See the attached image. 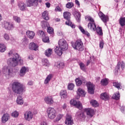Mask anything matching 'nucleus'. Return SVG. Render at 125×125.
Segmentation results:
<instances>
[{
	"label": "nucleus",
	"mask_w": 125,
	"mask_h": 125,
	"mask_svg": "<svg viewBox=\"0 0 125 125\" xmlns=\"http://www.w3.org/2000/svg\"><path fill=\"white\" fill-rule=\"evenodd\" d=\"M58 44L59 47L63 49L64 50H67L68 49V43L65 39H62L59 41Z\"/></svg>",
	"instance_id": "nucleus-8"
},
{
	"label": "nucleus",
	"mask_w": 125,
	"mask_h": 125,
	"mask_svg": "<svg viewBox=\"0 0 125 125\" xmlns=\"http://www.w3.org/2000/svg\"><path fill=\"white\" fill-rule=\"evenodd\" d=\"M17 104L19 105H22L24 103V102L23 101V99H22L21 96H19L17 98V101H16Z\"/></svg>",
	"instance_id": "nucleus-35"
},
{
	"label": "nucleus",
	"mask_w": 125,
	"mask_h": 125,
	"mask_svg": "<svg viewBox=\"0 0 125 125\" xmlns=\"http://www.w3.org/2000/svg\"><path fill=\"white\" fill-rule=\"evenodd\" d=\"M75 82L77 86H81L83 83H85V79L84 78H77L75 79Z\"/></svg>",
	"instance_id": "nucleus-15"
},
{
	"label": "nucleus",
	"mask_w": 125,
	"mask_h": 125,
	"mask_svg": "<svg viewBox=\"0 0 125 125\" xmlns=\"http://www.w3.org/2000/svg\"><path fill=\"white\" fill-rule=\"evenodd\" d=\"M38 33L40 37H42V38H43V37H45V33H44V32H43L42 30H39L38 31Z\"/></svg>",
	"instance_id": "nucleus-50"
},
{
	"label": "nucleus",
	"mask_w": 125,
	"mask_h": 125,
	"mask_svg": "<svg viewBox=\"0 0 125 125\" xmlns=\"http://www.w3.org/2000/svg\"><path fill=\"white\" fill-rule=\"evenodd\" d=\"M12 117H14V118H17V117H18V116H19V113L15 111L12 113Z\"/></svg>",
	"instance_id": "nucleus-51"
},
{
	"label": "nucleus",
	"mask_w": 125,
	"mask_h": 125,
	"mask_svg": "<svg viewBox=\"0 0 125 125\" xmlns=\"http://www.w3.org/2000/svg\"><path fill=\"white\" fill-rule=\"evenodd\" d=\"M42 41L43 42H49V37L45 36L42 37Z\"/></svg>",
	"instance_id": "nucleus-47"
},
{
	"label": "nucleus",
	"mask_w": 125,
	"mask_h": 125,
	"mask_svg": "<svg viewBox=\"0 0 125 125\" xmlns=\"http://www.w3.org/2000/svg\"><path fill=\"white\" fill-rule=\"evenodd\" d=\"M45 5L46 6V7H48L49 8V7H50V4L49 3V2H46L45 3Z\"/></svg>",
	"instance_id": "nucleus-60"
},
{
	"label": "nucleus",
	"mask_w": 125,
	"mask_h": 125,
	"mask_svg": "<svg viewBox=\"0 0 125 125\" xmlns=\"http://www.w3.org/2000/svg\"><path fill=\"white\" fill-rule=\"evenodd\" d=\"M52 78H53V76L52 75V74L48 75L45 79L44 83L45 84H47V83H48L49 82H50V80H51V79H52Z\"/></svg>",
	"instance_id": "nucleus-28"
},
{
	"label": "nucleus",
	"mask_w": 125,
	"mask_h": 125,
	"mask_svg": "<svg viewBox=\"0 0 125 125\" xmlns=\"http://www.w3.org/2000/svg\"><path fill=\"white\" fill-rule=\"evenodd\" d=\"M75 107L76 108H77V109H79V110H83V104L79 101H77V103L76 104V105H75Z\"/></svg>",
	"instance_id": "nucleus-36"
},
{
	"label": "nucleus",
	"mask_w": 125,
	"mask_h": 125,
	"mask_svg": "<svg viewBox=\"0 0 125 125\" xmlns=\"http://www.w3.org/2000/svg\"><path fill=\"white\" fill-rule=\"evenodd\" d=\"M62 50H65L61 48L60 47H56V48L55 49V53L59 55V56H61L62 54H63V52H62Z\"/></svg>",
	"instance_id": "nucleus-24"
},
{
	"label": "nucleus",
	"mask_w": 125,
	"mask_h": 125,
	"mask_svg": "<svg viewBox=\"0 0 125 125\" xmlns=\"http://www.w3.org/2000/svg\"><path fill=\"white\" fill-rule=\"evenodd\" d=\"M88 91L90 94H94V85L91 82L87 83Z\"/></svg>",
	"instance_id": "nucleus-11"
},
{
	"label": "nucleus",
	"mask_w": 125,
	"mask_h": 125,
	"mask_svg": "<svg viewBox=\"0 0 125 125\" xmlns=\"http://www.w3.org/2000/svg\"><path fill=\"white\" fill-rule=\"evenodd\" d=\"M28 58L30 60H33V59H34V58L33 57L32 55L29 56Z\"/></svg>",
	"instance_id": "nucleus-62"
},
{
	"label": "nucleus",
	"mask_w": 125,
	"mask_h": 125,
	"mask_svg": "<svg viewBox=\"0 0 125 125\" xmlns=\"http://www.w3.org/2000/svg\"><path fill=\"white\" fill-rule=\"evenodd\" d=\"M62 108H63V109H66V108H67V105L66 104H63V105L62 106Z\"/></svg>",
	"instance_id": "nucleus-63"
},
{
	"label": "nucleus",
	"mask_w": 125,
	"mask_h": 125,
	"mask_svg": "<svg viewBox=\"0 0 125 125\" xmlns=\"http://www.w3.org/2000/svg\"><path fill=\"white\" fill-rule=\"evenodd\" d=\"M70 103L71 105H73V106H76V105L77 104V103H78V101H77L75 99H72L70 100Z\"/></svg>",
	"instance_id": "nucleus-49"
},
{
	"label": "nucleus",
	"mask_w": 125,
	"mask_h": 125,
	"mask_svg": "<svg viewBox=\"0 0 125 125\" xmlns=\"http://www.w3.org/2000/svg\"><path fill=\"white\" fill-rule=\"evenodd\" d=\"M12 89L14 93L21 94V93L26 91V87L23 84H21V83L16 82H14L12 84Z\"/></svg>",
	"instance_id": "nucleus-2"
},
{
	"label": "nucleus",
	"mask_w": 125,
	"mask_h": 125,
	"mask_svg": "<svg viewBox=\"0 0 125 125\" xmlns=\"http://www.w3.org/2000/svg\"><path fill=\"white\" fill-rule=\"evenodd\" d=\"M91 105H92L93 107H98V103L97 101L95 100H92L90 102Z\"/></svg>",
	"instance_id": "nucleus-40"
},
{
	"label": "nucleus",
	"mask_w": 125,
	"mask_h": 125,
	"mask_svg": "<svg viewBox=\"0 0 125 125\" xmlns=\"http://www.w3.org/2000/svg\"><path fill=\"white\" fill-rule=\"evenodd\" d=\"M9 119H10L9 114L5 113L1 117V122L3 124H5Z\"/></svg>",
	"instance_id": "nucleus-21"
},
{
	"label": "nucleus",
	"mask_w": 125,
	"mask_h": 125,
	"mask_svg": "<svg viewBox=\"0 0 125 125\" xmlns=\"http://www.w3.org/2000/svg\"><path fill=\"white\" fill-rule=\"evenodd\" d=\"M6 50V47L4 44L0 43V52H4Z\"/></svg>",
	"instance_id": "nucleus-38"
},
{
	"label": "nucleus",
	"mask_w": 125,
	"mask_h": 125,
	"mask_svg": "<svg viewBox=\"0 0 125 125\" xmlns=\"http://www.w3.org/2000/svg\"><path fill=\"white\" fill-rule=\"evenodd\" d=\"M44 101L45 103L48 105H52L54 104V100L53 99V97L51 96L45 97L44 99Z\"/></svg>",
	"instance_id": "nucleus-10"
},
{
	"label": "nucleus",
	"mask_w": 125,
	"mask_h": 125,
	"mask_svg": "<svg viewBox=\"0 0 125 125\" xmlns=\"http://www.w3.org/2000/svg\"><path fill=\"white\" fill-rule=\"evenodd\" d=\"M44 54L47 57H50V56H51V54H52V49L49 48L48 49H47L45 51Z\"/></svg>",
	"instance_id": "nucleus-33"
},
{
	"label": "nucleus",
	"mask_w": 125,
	"mask_h": 125,
	"mask_svg": "<svg viewBox=\"0 0 125 125\" xmlns=\"http://www.w3.org/2000/svg\"><path fill=\"white\" fill-rule=\"evenodd\" d=\"M8 55L10 57L13 55V58H10L7 61L8 65H12L13 67H16L18 65V61H21V57L17 53L13 54L12 50L8 53Z\"/></svg>",
	"instance_id": "nucleus-1"
},
{
	"label": "nucleus",
	"mask_w": 125,
	"mask_h": 125,
	"mask_svg": "<svg viewBox=\"0 0 125 125\" xmlns=\"http://www.w3.org/2000/svg\"><path fill=\"white\" fill-rule=\"evenodd\" d=\"M35 32L34 31H31L30 30H28L26 31V35L27 36L28 38L30 39V40H33L35 37Z\"/></svg>",
	"instance_id": "nucleus-23"
},
{
	"label": "nucleus",
	"mask_w": 125,
	"mask_h": 125,
	"mask_svg": "<svg viewBox=\"0 0 125 125\" xmlns=\"http://www.w3.org/2000/svg\"><path fill=\"white\" fill-rule=\"evenodd\" d=\"M42 17L45 20H49V16H48V12L47 11H44L42 14Z\"/></svg>",
	"instance_id": "nucleus-29"
},
{
	"label": "nucleus",
	"mask_w": 125,
	"mask_h": 125,
	"mask_svg": "<svg viewBox=\"0 0 125 125\" xmlns=\"http://www.w3.org/2000/svg\"><path fill=\"white\" fill-rule=\"evenodd\" d=\"M101 99L105 101L109 100V95L107 93H104L101 94Z\"/></svg>",
	"instance_id": "nucleus-26"
},
{
	"label": "nucleus",
	"mask_w": 125,
	"mask_h": 125,
	"mask_svg": "<svg viewBox=\"0 0 125 125\" xmlns=\"http://www.w3.org/2000/svg\"><path fill=\"white\" fill-rule=\"evenodd\" d=\"M55 11L57 12H60V11H62V9H61V8H60V7L59 6H57L55 9Z\"/></svg>",
	"instance_id": "nucleus-54"
},
{
	"label": "nucleus",
	"mask_w": 125,
	"mask_h": 125,
	"mask_svg": "<svg viewBox=\"0 0 125 125\" xmlns=\"http://www.w3.org/2000/svg\"><path fill=\"white\" fill-rule=\"evenodd\" d=\"M3 72L4 74H6V75H8V76H10V75H11L13 72V69H12V68H11L10 67L8 66L7 67L3 68Z\"/></svg>",
	"instance_id": "nucleus-18"
},
{
	"label": "nucleus",
	"mask_w": 125,
	"mask_h": 125,
	"mask_svg": "<svg viewBox=\"0 0 125 125\" xmlns=\"http://www.w3.org/2000/svg\"><path fill=\"white\" fill-rule=\"evenodd\" d=\"M62 118H63V115L59 114L56 119V122H59V121H60L61 119H62Z\"/></svg>",
	"instance_id": "nucleus-52"
},
{
	"label": "nucleus",
	"mask_w": 125,
	"mask_h": 125,
	"mask_svg": "<svg viewBox=\"0 0 125 125\" xmlns=\"http://www.w3.org/2000/svg\"><path fill=\"white\" fill-rule=\"evenodd\" d=\"M83 34V35H86V36H87V37H89V36H90V34L87 31H85Z\"/></svg>",
	"instance_id": "nucleus-58"
},
{
	"label": "nucleus",
	"mask_w": 125,
	"mask_h": 125,
	"mask_svg": "<svg viewBox=\"0 0 125 125\" xmlns=\"http://www.w3.org/2000/svg\"><path fill=\"white\" fill-rule=\"evenodd\" d=\"M38 3L37 0H28L26 1V5L27 7L30 6H36L38 5Z\"/></svg>",
	"instance_id": "nucleus-14"
},
{
	"label": "nucleus",
	"mask_w": 125,
	"mask_h": 125,
	"mask_svg": "<svg viewBox=\"0 0 125 125\" xmlns=\"http://www.w3.org/2000/svg\"><path fill=\"white\" fill-rule=\"evenodd\" d=\"M95 30H92L94 32H95V31H96V32L97 33L98 35H99V36H103V31L102 30V28H101V27L100 26H98L96 28V25L95 27Z\"/></svg>",
	"instance_id": "nucleus-25"
},
{
	"label": "nucleus",
	"mask_w": 125,
	"mask_h": 125,
	"mask_svg": "<svg viewBox=\"0 0 125 125\" xmlns=\"http://www.w3.org/2000/svg\"><path fill=\"white\" fill-rule=\"evenodd\" d=\"M13 19L14 21L17 22V23H20V22H21V19H20V17H19L18 16H14Z\"/></svg>",
	"instance_id": "nucleus-43"
},
{
	"label": "nucleus",
	"mask_w": 125,
	"mask_h": 125,
	"mask_svg": "<svg viewBox=\"0 0 125 125\" xmlns=\"http://www.w3.org/2000/svg\"><path fill=\"white\" fill-rule=\"evenodd\" d=\"M112 97L113 99H115V100H119V99H120V93L119 92L117 93H115Z\"/></svg>",
	"instance_id": "nucleus-44"
},
{
	"label": "nucleus",
	"mask_w": 125,
	"mask_h": 125,
	"mask_svg": "<svg viewBox=\"0 0 125 125\" xmlns=\"http://www.w3.org/2000/svg\"><path fill=\"white\" fill-rule=\"evenodd\" d=\"M75 17L77 21H80V20H81V13L79 12H76V13H75Z\"/></svg>",
	"instance_id": "nucleus-42"
},
{
	"label": "nucleus",
	"mask_w": 125,
	"mask_h": 125,
	"mask_svg": "<svg viewBox=\"0 0 125 125\" xmlns=\"http://www.w3.org/2000/svg\"><path fill=\"white\" fill-rule=\"evenodd\" d=\"M99 46L102 49L104 47V42L102 41L100 42Z\"/></svg>",
	"instance_id": "nucleus-53"
},
{
	"label": "nucleus",
	"mask_w": 125,
	"mask_h": 125,
	"mask_svg": "<svg viewBox=\"0 0 125 125\" xmlns=\"http://www.w3.org/2000/svg\"><path fill=\"white\" fill-rule=\"evenodd\" d=\"M47 29V32L49 34H53V33H54V30L53 29V28L50 27V26H49Z\"/></svg>",
	"instance_id": "nucleus-48"
},
{
	"label": "nucleus",
	"mask_w": 125,
	"mask_h": 125,
	"mask_svg": "<svg viewBox=\"0 0 125 125\" xmlns=\"http://www.w3.org/2000/svg\"><path fill=\"white\" fill-rule=\"evenodd\" d=\"M113 84V86H115V87H116V88H118V89H122V88H123V86H122V83H121L114 82Z\"/></svg>",
	"instance_id": "nucleus-32"
},
{
	"label": "nucleus",
	"mask_w": 125,
	"mask_h": 125,
	"mask_svg": "<svg viewBox=\"0 0 125 125\" xmlns=\"http://www.w3.org/2000/svg\"><path fill=\"white\" fill-rule=\"evenodd\" d=\"M34 115L31 111H27L24 113V119L26 121H31L33 119Z\"/></svg>",
	"instance_id": "nucleus-16"
},
{
	"label": "nucleus",
	"mask_w": 125,
	"mask_h": 125,
	"mask_svg": "<svg viewBox=\"0 0 125 125\" xmlns=\"http://www.w3.org/2000/svg\"><path fill=\"white\" fill-rule=\"evenodd\" d=\"M67 87L69 90H73L75 87V84L72 83H70L68 84Z\"/></svg>",
	"instance_id": "nucleus-45"
},
{
	"label": "nucleus",
	"mask_w": 125,
	"mask_h": 125,
	"mask_svg": "<svg viewBox=\"0 0 125 125\" xmlns=\"http://www.w3.org/2000/svg\"><path fill=\"white\" fill-rule=\"evenodd\" d=\"M26 71H27V68L25 66L22 67L20 70V76L21 77L24 76L25 74H26Z\"/></svg>",
	"instance_id": "nucleus-30"
},
{
	"label": "nucleus",
	"mask_w": 125,
	"mask_h": 125,
	"mask_svg": "<svg viewBox=\"0 0 125 125\" xmlns=\"http://www.w3.org/2000/svg\"><path fill=\"white\" fill-rule=\"evenodd\" d=\"M119 21V24L122 27H124V26H125V17L120 18Z\"/></svg>",
	"instance_id": "nucleus-34"
},
{
	"label": "nucleus",
	"mask_w": 125,
	"mask_h": 125,
	"mask_svg": "<svg viewBox=\"0 0 125 125\" xmlns=\"http://www.w3.org/2000/svg\"><path fill=\"white\" fill-rule=\"evenodd\" d=\"M76 4H77L79 7H80V1L78 0H75V1Z\"/></svg>",
	"instance_id": "nucleus-59"
},
{
	"label": "nucleus",
	"mask_w": 125,
	"mask_h": 125,
	"mask_svg": "<svg viewBox=\"0 0 125 125\" xmlns=\"http://www.w3.org/2000/svg\"><path fill=\"white\" fill-rule=\"evenodd\" d=\"M3 26L4 29L8 30V31H11V30L14 29V24L9 21H4Z\"/></svg>",
	"instance_id": "nucleus-9"
},
{
	"label": "nucleus",
	"mask_w": 125,
	"mask_h": 125,
	"mask_svg": "<svg viewBox=\"0 0 125 125\" xmlns=\"http://www.w3.org/2000/svg\"><path fill=\"white\" fill-rule=\"evenodd\" d=\"M72 46L75 50L83 51L84 49V46L82 40H78L74 43H72Z\"/></svg>",
	"instance_id": "nucleus-3"
},
{
	"label": "nucleus",
	"mask_w": 125,
	"mask_h": 125,
	"mask_svg": "<svg viewBox=\"0 0 125 125\" xmlns=\"http://www.w3.org/2000/svg\"><path fill=\"white\" fill-rule=\"evenodd\" d=\"M101 84L102 85H107L108 84V79H102L101 81Z\"/></svg>",
	"instance_id": "nucleus-39"
},
{
	"label": "nucleus",
	"mask_w": 125,
	"mask_h": 125,
	"mask_svg": "<svg viewBox=\"0 0 125 125\" xmlns=\"http://www.w3.org/2000/svg\"><path fill=\"white\" fill-rule=\"evenodd\" d=\"M79 66L82 71H85V65L83 63L80 62L79 63Z\"/></svg>",
	"instance_id": "nucleus-46"
},
{
	"label": "nucleus",
	"mask_w": 125,
	"mask_h": 125,
	"mask_svg": "<svg viewBox=\"0 0 125 125\" xmlns=\"http://www.w3.org/2000/svg\"><path fill=\"white\" fill-rule=\"evenodd\" d=\"M65 124L67 125H74V120H73V118L71 116H70L69 115H66Z\"/></svg>",
	"instance_id": "nucleus-13"
},
{
	"label": "nucleus",
	"mask_w": 125,
	"mask_h": 125,
	"mask_svg": "<svg viewBox=\"0 0 125 125\" xmlns=\"http://www.w3.org/2000/svg\"><path fill=\"white\" fill-rule=\"evenodd\" d=\"M29 48L30 49V50H34L35 51H37V50H39V45L34 42H31L29 44Z\"/></svg>",
	"instance_id": "nucleus-20"
},
{
	"label": "nucleus",
	"mask_w": 125,
	"mask_h": 125,
	"mask_svg": "<svg viewBox=\"0 0 125 125\" xmlns=\"http://www.w3.org/2000/svg\"><path fill=\"white\" fill-rule=\"evenodd\" d=\"M47 113L48 114V117L49 119L51 120H53V119L56 117L57 113H56V110L53 107H48L47 109Z\"/></svg>",
	"instance_id": "nucleus-6"
},
{
	"label": "nucleus",
	"mask_w": 125,
	"mask_h": 125,
	"mask_svg": "<svg viewBox=\"0 0 125 125\" xmlns=\"http://www.w3.org/2000/svg\"><path fill=\"white\" fill-rule=\"evenodd\" d=\"M63 17L67 21H65L66 25L70 26L71 28H76V25L71 21V13L66 11L63 12Z\"/></svg>",
	"instance_id": "nucleus-4"
},
{
	"label": "nucleus",
	"mask_w": 125,
	"mask_h": 125,
	"mask_svg": "<svg viewBox=\"0 0 125 125\" xmlns=\"http://www.w3.org/2000/svg\"><path fill=\"white\" fill-rule=\"evenodd\" d=\"M85 19L89 22L87 25L88 29H89V30H91V31H95L96 29L95 28L96 24H95V21H94V19L90 16L85 17Z\"/></svg>",
	"instance_id": "nucleus-5"
},
{
	"label": "nucleus",
	"mask_w": 125,
	"mask_h": 125,
	"mask_svg": "<svg viewBox=\"0 0 125 125\" xmlns=\"http://www.w3.org/2000/svg\"><path fill=\"white\" fill-rule=\"evenodd\" d=\"M79 30H80L81 32H82V33L83 34L84 32L85 31V30H84L83 28V27H82L81 26H79Z\"/></svg>",
	"instance_id": "nucleus-56"
},
{
	"label": "nucleus",
	"mask_w": 125,
	"mask_h": 125,
	"mask_svg": "<svg viewBox=\"0 0 125 125\" xmlns=\"http://www.w3.org/2000/svg\"><path fill=\"white\" fill-rule=\"evenodd\" d=\"M120 110L122 113H124L125 112V106H122L120 107Z\"/></svg>",
	"instance_id": "nucleus-57"
},
{
	"label": "nucleus",
	"mask_w": 125,
	"mask_h": 125,
	"mask_svg": "<svg viewBox=\"0 0 125 125\" xmlns=\"http://www.w3.org/2000/svg\"><path fill=\"white\" fill-rule=\"evenodd\" d=\"M18 6H19V8L21 11H24L26 10V8H27V4H25L24 2L20 1L18 3Z\"/></svg>",
	"instance_id": "nucleus-19"
},
{
	"label": "nucleus",
	"mask_w": 125,
	"mask_h": 125,
	"mask_svg": "<svg viewBox=\"0 0 125 125\" xmlns=\"http://www.w3.org/2000/svg\"><path fill=\"white\" fill-rule=\"evenodd\" d=\"M66 8H68L69 9H71L72 7H74V4L72 2H68L66 4Z\"/></svg>",
	"instance_id": "nucleus-41"
},
{
	"label": "nucleus",
	"mask_w": 125,
	"mask_h": 125,
	"mask_svg": "<svg viewBox=\"0 0 125 125\" xmlns=\"http://www.w3.org/2000/svg\"><path fill=\"white\" fill-rule=\"evenodd\" d=\"M98 15L101 18V20L104 22V23H107V21H109V17L108 16L105 15L102 12H100L98 13Z\"/></svg>",
	"instance_id": "nucleus-12"
},
{
	"label": "nucleus",
	"mask_w": 125,
	"mask_h": 125,
	"mask_svg": "<svg viewBox=\"0 0 125 125\" xmlns=\"http://www.w3.org/2000/svg\"><path fill=\"white\" fill-rule=\"evenodd\" d=\"M84 111L86 113L87 116H89L90 118H92L94 115V110L92 108H85L84 109Z\"/></svg>",
	"instance_id": "nucleus-17"
},
{
	"label": "nucleus",
	"mask_w": 125,
	"mask_h": 125,
	"mask_svg": "<svg viewBox=\"0 0 125 125\" xmlns=\"http://www.w3.org/2000/svg\"><path fill=\"white\" fill-rule=\"evenodd\" d=\"M60 95L62 98H67V92L66 90H62L60 92Z\"/></svg>",
	"instance_id": "nucleus-37"
},
{
	"label": "nucleus",
	"mask_w": 125,
	"mask_h": 125,
	"mask_svg": "<svg viewBox=\"0 0 125 125\" xmlns=\"http://www.w3.org/2000/svg\"><path fill=\"white\" fill-rule=\"evenodd\" d=\"M28 85H33V81H29L28 83Z\"/></svg>",
	"instance_id": "nucleus-61"
},
{
	"label": "nucleus",
	"mask_w": 125,
	"mask_h": 125,
	"mask_svg": "<svg viewBox=\"0 0 125 125\" xmlns=\"http://www.w3.org/2000/svg\"><path fill=\"white\" fill-rule=\"evenodd\" d=\"M41 125H47V124H46V123H45V122H43L41 123Z\"/></svg>",
	"instance_id": "nucleus-64"
},
{
	"label": "nucleus",
	"mask_w": 125,
	"mask_h": 125,
	"mask_svg": "<svg viewBox=\"0 0 125 125\" xmlns=\"http://www.w3.org/2000/svg\"><path fill=\"white\" fill-rule=\"evenodd\" d=\"M42 27L43 29H47L49 27V23L47 21H42L41 22Z\"/></svg>",
	"instance_id": "nucleus-27"
},
{
	"label": "nucleus",
	"mask_w": 125,
	"mask_h": 125,
	"mask_svg": "<svg viewBox=\"0 0 125 125\" xmlns=\"http://www.w3.org/2000/svg\"><path fill=\"white\" fill-rule=\"evenodd\" d=\"M121 69L123 70H124L125 68V62H118L117 66L115 69V74L117 75L118 73H121Z\"/></svg>",
	"instance_id": "nucleus-7"
},
{
	"label": "nucleus",
	"mask_w": 125,
	"mask_h": 125,
	"mask_svg": "<svg viewBox=\"0 0 125 125\" xmlns=\"http://www.w3.org/2000/svg\"><path fill=\"white\" fill-rule=\"evenodd\" d=\"M4 38L5 40L8 41L9 40V35H8L7 34H5L4 35Z\"/></svg>",
	"instance_id": "nucleus-55"
},
{
	"label": "nucleus",
	"mask_w": 125,
	"mask_h": 125,
	"mask_svg": "<svg viewBox=\"0 0 125 125\" xmlns=\"http://www.w3.org/2000/svg\"><path fill=\"white\" fill-rule=\"evenodd\" d=\"M76 116L78 119H83L85 117L84 116V113L81 112H78L76 113Z\"/></svg>",
	"instance_id": "nucleus-31"
},
{
	"label": "nucleus",
	"mask_w": 125,
	"mask_h": 125,
	"mask_svg": "<svg viewBox=\"0 0 125 125\" xmlns=\"http://www.w3.org/2000/svg\"><path fill=\"white\" fill-rule=\"evenodd\" d=\"M77 93L79 95V96H81V97H84V96H85V94H86V93H85L84 90H83L81 88L78 89Z\"/></svg>",
	"instance_id": "nucleus-22"
}]
</instances>
